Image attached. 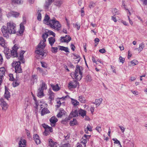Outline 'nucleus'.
<instances>
[{"label":"nucleus","mask_w":147,"mask_h":147,"mask_svg":"<svg viewBox=\"0 0 147 147\" xmlns=\"http://www.w3.org/2000/svg\"><path fill=\"white\" fill-rule=\"evenodd\" d=\"M119 127L120 128L122 132L123 133L125 131V128L124 127L122 126H119Z\"/></svg>","instance_id":"6e6d98bb"},{"label":"nucleus","mask_w":147,"mask_h":147,"mask_svg":"<svg viewBox=\"0 0 147 147\" xmlns=\"http://www.w3.org/2000/svg\"><path fill=\"white\" fill-rule=\"evenodd\" d=\"M41 64L42 66L44 68H46V65L45 63L42 62H41Z\"/></svg>","instance_id":"774afa93"},{"label":"nucleus","mask_w":147,"mask_h":147,"mask_svg":"<svg viewBox=\"0 0 147 147\" xmlns=\"http://www.w3.org/2000/svg\"><path fill=\"white\" fill-rule=\"evenodd\" d=\"M48 32L49 33V34L51 35H52L54 37H55V33L53 32L51 30H48Z\"/></svg>","instance_id":"3c124183"},{"label":"nucleus","mask_w":147,"mask_h":147,"mask_svg":"<svg viewBox=\"0 0 147 147\" xmlns=\"http://www.w3.org/2000/svg\"><path fill=\"white\" fill-rule=\"evenodd\" d=\"M121 22L124 25L129 26V24L125 21L121 20Z\"/></svg>","instance_id":"bf43d9fd"},{"label":"nucleus","mask_w":147,"mask_h":147,"mask_svg":"<svg viewBox=\"0 0 147 147\" xmlns=\"http://www.w3.org/2000/svg\"><path fill=\"white\" fill-rule=\"evenodd\" d=\"M144 44L143 43V42H142L140 44L139 48L138 49H139V50H140V52L142 50V49L144 48Z\"/></svg>","instance_id":"a18cd8bd"},{"label":"nucleus","mask_w":147,"mask_h":147,"mask_svg":"<svg viewBox=\"0 0 147 147\" xmlns=\"http://www.w3.org/2000/svg\"><path fill=\"white\" fill-rule=\"evenodd\" d=\"M49 42V44L52 47L55 41V38L54 37H51L48 38Z\"/></svg>","instance_id":"6ab92c4d"},{"label":"nucleus","mask_w":147,"mask_h":147,"mask_svg":"<svg viewBox=\"0 0 147 147\" xmlns=\"http://www.w3.org/2000/svg\"><path fill=\"white\" fill-rule=\"evenodd\" d=\"M50 131H49L46 130L45 129V131L43 133L46 136H47L50 133Z\"/></svg>","instance_id":"680f3d73"},{"label":"nucleus","mask_w":147,"mask_h":147,"mask_svg":"<svg viewBox=\"0 0 147 147\" xmlns=\"http://www.w3.org/2000/svg\"><path fill=\"white\" fill-rule=\"evenodd\" d=\"M5 57L7 59H9L11 57V53L8 52L6 54H5Z\"/></svg>","instance_id":"49530a36"},{"label":"nucleus","mask_w":147,"mask_h":147,"mask_svg":"<svg viewBox=\"0 0 147 147\" xmlns=\"http://www.w3.org/2000/svg\"><path fill=\"white\" fill-rule=\"evenodd\" d=\"M31 81L33 83H36L37 81V76L34 75L32 76L31 78Z\"/></svg>","instance_id":"f704fd0d"},{"label":"nucleus","mask_w":147,"mask_h":147,"mask_svg":"<svg viewBox=\"0 0 147 147\" xmlns=\"http://www.w3.org/2000/svg\"><path fill=\"white\" fill-rule=\"evenodd\" d=\"M72 104L74 106H76L79 104V102L77 100L71 98Z\"/></svg>","instance_id":"ea45409f"},{"label":"nucleus","mask_w":147,"mask_h":147,"mask_svg":"<svg viewBox=\"0 0 147 147\" xmlns=\"http://www.w3.org/2000/svg\"><path fill=\"white\" fill-rule=\"evenodd\" d=\"M42 126L45 129V130L49 131L50 132H51L53 131L52 128L49 126L47 125L44 124L42 125Z\"/></svg>","instance_id":"5701e85b"},{"label":"nucleus","mask_w":147,"mask_h":147,"mask_svg":"<svg viewBox=\"0 0 147 147\" xmlns=\"http://www.w3.org/2000/svg\"><path fill=\"white\" fill-rule=\"evenodd\" d=\"M91 136L88 135L84 134L83 136L84 138H83V144H85L88 141L89 139L90 138Z\"/></svg>","instance_id":"412c9836"},{"label":"nucleus","mask_w":147,"mask_h":147,"mask_svg":"<svg viewBox=\"0 0 147 147\" xmlns=\"http://www.w3.org/2000/svg\"><path fill=\"white\" fill-rule=\"evenodd\" d=\"M40 82L42 83V84L40 85L41 87L39 88L41 90H44L46 89L47 88L45 83L44 82L43 80H41Z\"/></svg>","instance_id":"cd10ccee"},{"label":"nucleus","mask_w":147,"mask_h":147,"mask_svg":"<svg viewBox=\"0 0 147 147\" xmlns=\"http://www.w3.org/2000/svg\"><path fill=\"white\" fill-rule=\"evenodd\" d=\"M113 13H115V15L118 14L119 13V12L118 11V10L116 8H114L113 10Z\"/></svg>","instance_id":"0e129e2a"},{"label":"nucleus","mask_w":147,"mask_h":147,"mask_svg":"<svg viewBox=\"0 0 147 147\" xmlns=\"http://www.w3.org/2000/svg\"><path fill=\"white\" fill-rule=\"evenodd\" d=\"M0 104L2 107V109L6 110L7 109V104L3 99H0Z\"/></svg>","instance_id":"9b49d317"},{"label":"nucleus","mask_w":147,"mask_h":147,"mask_svg":"<svg viewBox=\"0 0 147 147\" xmlns=\"http://www.w3.org/2000/svg\"><path fill=\"white\" fill-rule=\"evenodd\" d=\"M9 80L13 81V80L14 78L13 76V74H9Z\"/></svg>","instance_id":"5fc2aeb1"},{"label":"nucleus","mask_w":147,"mask_h":147,"mask_svg":"<svg viewBox=\"0 0 147 147\" xmlns=\"http://www.w3.org/2000/svg\"><path fill=\"white\" fill-rule=\"evenodd\" d=\"M12 3L14 4H20L23 3V0H11Z\"/></svg>","instance_id":"7c9ffc66"},{"label":"nucleus","mask_w":147,"mask_h":147,"mask_svg":"<svg viewBox=\"0 0 147 147\" xmlns=\"http://www.w3.org/2000/svg\"><path fill=\"white\" fill-rule=\"evenodd\" d=\"M0 45L4 48L6 47L5 40L2 37H0Z\"/></svg>","instance_id":"c85d7f7f"},{"label":"nucleus","mask_w":147,"mask_h":147,"mask_svg":"<svg viewBox=\"0 0 147 147\" xmlns=\"http://www.w3.org/2000/svg\"><path fill=\"white\" fill-rule=\"evenodd\" d=\"M95 6V4L94 2H92L90 3L89 6L90 8L94 7Z\"/></svg>","instance_id":"8fccbe9b"},{"label":"nucleus","mask_w":147,"mask_h":147,"mask_svg":"<svg viewBox=\"0 0 147 147\" xmlns=\"http://www.w3.org/2000/svg\"><path fill=\"white\" fill-rule=\"evenodd\" d=\"M76 69L74 72H72L71 74L72 76L74 77L76 80H80L82 78V72L81 71L80 67L78 65L76 66Z\"/></svg>","instance_id":"39448f33"},{"label":"nucleus","mask_w":147,"mask_h":147,"mask_svg":"<svg viewBox=\"0 0 147 147\" xmlns=\"http://www.w3.org/2000/svg\"><path fill=\"white\" fill-rule=\"evenodd\" d=\"M49 25L51 28L54 29L57 31H59L60 29L61 26L59 22L56 20L55 18L50 20V23Z\"/></svg>","instance_id":"20e7f679"},{"label":"nucleus","mask_w":147,"mask_h":147,"mask_svg":"<svg viewBox=\"0 0 147 147\" xmlns=\"http://www.w3.org/2000/svg\"><path fill=\"white\" fill-rule=\"evenodd\" d=\"M85 81L88 82H90L92 80V78L91 76L90 75H87L85 78Z\"/></svg>","instance_id":"4c0bfd02"},{"label":"nucleus","mask_w":147,"mask_h":147,"mask_svg":"<svg viewBox=\"0 0 147 147\" xmlns=\"http://www.w3.org/2000/svg\"><path fill=\"white\" fill-rule=\"evenodd\" d=\"M70 145L68 143H67L62 145L60 147H70Z\"/></svg>","instance_id":"864d4df0"},{"label":"nucleus","mask_w":147,"mask_h":147,"mask_svg":"<svg viewBox=\"0 0 147 147\" xmlns=\"http://www.w3.org/2000/svg\"><path fill=\"white\" fill-rule=\"evenodd\" d=\"M18 49V45L17 44H15L12 47V49L10 51L11 55V57L12 58L18 57L19 60L21 62L24 63L25 61L24 59L23 55L25 52L24 51H21L19 55H18L17 53V51Z\"/></svg>","instance_id":"7ed1b4c3"},{"label":"nucleus","mask_w":147,"mask_h":147,"mask_svg":"<svg viewBox=\"0 0 147 147\" xmlns=\"http://www.w3.org/2000/svg\"><path fill=\"white\" fill-rule=\"evenodd\" d=\"M86 111L83 110V118H84V120L86 121H90V118L89 117L86 115Z\"/></svg>","instance_id":"c756f323"},{"label":"nucleus","mask_w":147,"mask_h":147,"mask_svg":"<svg viewBox=\"0 0 147 147\" xmlns=\"http://www.w3.org/2000/svg\"><path fill=\"white\" fill-rule=\"evenodd\" d=\"M42 38L43 40L40 41L35 51L39 57L42 58L45 57L47 55V53L44 52L43 50L46 46L45 42L46 41V39L44 38Z\"/></svg>","instance_id":"f03ea898"},{"label":"nucleus","mask_w":147,"mask_h":147,"mask_svg":"<svg viewBox=\"0 0 147 147\" xmlns=\"http://www.w3.org/2000/svg\"><path fill=\"white\" fill-rule=\"evenodd\" d=\"M78 113L76 110L72 111L71 113L69 116L70 117H74L78 116Z\"/></svg>","instance_id":"4be33fe9"},{"label":"nucleus","mask_w":147,"mask_h":147,"mask_svg":"<svg viewBox=\"0 0 147 147\" xmlns=\"http://www.w3.org/2000/svg\"><path fill=\"white\" fill-rule=\"evenodd\" d=\"M138 62L137 60L134 59L131 61L129 63L130 64V65L131 66H134L138 64Z\"/></svg>","instance_id":"e433bc0d"},{"label":"nucleus","mask_w":147,"mask_h":147,"mask_svg":"<svg viewBox=\"0 0 147 147\" xmlns=\"http://www.w3.org/2000/svg\"><path fill=\"white\" fill-rule=\"evenodd\" d=\"M41 11H40L39 10H38L37 11L38 16L37 19L39 21H40L41 20V14L40 12Z\"/></svg>","instance_id":"a19ab883"},{"label":"nucleus","mask_w":147,"mask_h":147,"mask_svg":"<svg viewBox=\"0 0 147 147\" xmlns=\"http://www.w3.org/2000/svg\"><path fill=\"white\" fill-rule=\"evenodd\" d=\"M50 113L49 111L47 108H44L42 109L41 112V114L42 116H43L45 115Z\"/></svg>","instance_id":"a878e982"},{"label":"nucleus","mask_w":147,"mask_h":147,"mask_svg":"<svg viewBox=\"0 0 147 147\" xmlns=\"http://www.w3.org/2000/svg\"><path fill=\"white\" fill-rule=\"evenodd\" d=\"M59 49L61 51H63L66 52H69L68 49L67 47L59 46Z\"/></svg>","instance_id":"c9c22d12"},{"label":"nucleus","mask_w":147,"mask_h":147,"mask_svg":"<svg viewBox=\"0 0 147 147\" xmlns=\"http://www.w3.org/2000/svg\"><path fill=\"white\" fill-rule=\"evenodd\" d=\"M22 19L23 21L20 24V30H19V33L20 34H22L24 32L25 29L24 25L26 23V17L24 16H23Z\"/></svg>","instance_id":"423d86ee"},{"label":"nucleus","mask_w":147,"mask_h":147,"mask_svg":"<svg viewBox=\"0 0 147 147\" xmlns=\"http://www.w3.org/2000/svg\"><path fill=\"white\" fill-rule=\"evenodd\" d=\"M49 146L51 147H56L55 143L52 139H49Z\"/></svg>","instance_id":"473e14b6"},{"label":"nucleus","mask_w":147,"mask_h":147,"mask_svg":"<svg viewBox=\"0 0 147 147\" xmlns=\"http://www.w3.org/2000/svg\"><path fill=\"white\" fill-rule=\"evenodd\" d=\"M48 35L47 33H43L42 35V38H47V37L48 36Z\"/></svg>","instance_id":"052dcab7"},{"label":"nucleus","mask_w":147,"mask_h":147,"mask_svg":"<svg viewBox=\"0 0 147 147\" xmlns=\"http://www.w3.org/2000/svg\"><path fill=\"white\" fill-rule=\"evenodd\" d=\"M74 27L76 28L78 30H79L80 28V25L79 24H78V23H76V24H74Z\"/></svg>","instance_id":"09e8293b"},{"label":"nucleus","mask_w":147,"mask_h":147,"mask_svg":"<svg viewBox=\"0 0 147 147\" xmlns=\"http://www.w3.org/2000/svg\"><path fill=\"white\" fill-rule=\"evenodd\" d=\"M70 118L69 116L68 117L66 118L65 119L61 121V123L63 124H66L70 120Z\"/></svg>","instance_id":"58836bf2"},{"label":"nucleus","mask_w":147,"mask_h":147,"mask_svg":"<svg viewBox=\"0 0 147 147\" xmlns=\"http://www.w3.org/2000/svg\"><path fill=\"white\" fill-rule=\"evenodd\" d=\"M19 147H25L26 146V140L23 139H21L19 142Z\"/></svg>","instance_id":"4468645a"},{"label":"nucleus","mask_w":147,"mask_h":147,"mask_svg":"<svg viewBox=\"0 0 147 147\" xmlns=\"http://www.w3.org/2000/svg\"><path fill=\"white\" fill-rule=\"evenodd\" d=\"M54 1V0H47L46 1L45 4V9H48L49 8V6Z\"/></svg>","instance_id":"ddd939ff"},{"label":"nucleus","mask_w":147,"mask_h":147,"mask_svg":"<svg viewBox=\"0 0 147 147\" xmlns=\"http://www.w3.org/2000/svg\"><path fill=\"white\" fill-rule=\"evenodd\" d=\"M51 86L53 90L55 91H57L59 90L60 89L58 84L55 85L53 84H51Z\"/></svg>","instance_id":"b1692460"},{"label":"nucleus","mask_w":147,"mask_h":147,"mask_svg":"<svg viewBox=\"0 0 147 147\" xmlns=\"http://www.w3.org/2000/svg\"><path fill=\"white\" fill-rule=\"evenodd\" d=\"M21 62L20 61H17L15 63V71L16 72L22 73V70L20 66Z\"/></svg>","instance_id":"0eeeda50"},{"label":"nucleus","mask_w":147,"mask_h":147,"mask_svg":"<svg viewBox=\"0 0 147 147\" xmlns=\"http://www.w3.org/2000/svg\"><path fill=\"white\" fill-rule=\"evenodd\" d=\"M78 114L81 116L83 117V110L80 109L78 111Z\"/></svg>","instance_id":"69168bd1"},{"label":"nucleus","mask_w":147,"mask_h":147,"mask_svg":"<svg viewBox=\"0 0 147 147\" xmlns=\"http://www.w3.org/2000/svg\"><path fill=\"white\" fill-rule=\"evenodd\" d=\"M63 3V0H58V1H55V5L56 6L59 7Z\"/></svg>","instance_id":"72a5a7b5"},{"label":"nucleus","mask_w":147,"mask_h":147,"mask_svg":"<svg viewBox=\"0 0 147 147\" xmlns=\"http://www.w3.org/2000/svg\"><path fill=\"white\" fill-rule=\"evenodd\" d=\"M3 36L7 38L9 37V34H15L16 32V25L12 21L7 23V26H3L1 29Z\"/></svg>","instance_id":"f257e3e1"},{"label":"nucleus","mask_w":147,"mask_h":147,"mask_svg":"<svg viewBox=\"0 0 147 147\" xmlns=\"http://www.w3.org/2000/svg\"><path fill=\"white\" fill-rule=\"evenodd\" d=\"M78 83V81L75 80L70 81L68 84V87L71 88H76L77 86Z\"/></svg>","instance_id":"6e6552de"},{"label":"nucleus","mask_w":147,"mask_h":147,"mask_svg":"<svg viewBox=\"0 0 147 147\" xmlns=\"http://www.w3.org/2000/svg\"><path fill=\"white\" fill-rule=\"evenodd\" d=\"M4 96L5 98L7 99H8V98L10 97V95L9 94V92L7 90V88L5 87V93L4 94Z\"/></svg>","instance_id":"393cba45"},{"label":"nucleus","mask_w":147,"mask_h":147,"mask_svg":"<svg viewBox=\"0 0 147 147\" xmlns=\"http://www.w3.org/2000/svg\"><path fill=\"white\" fill-rule=\"evenodd\" d=\"M33 138L36 143L37 144L40 143V141L39 138V137L38 135L37 134L34 135L33 136Z\"/></svg>","instance_id":"f3484780"},{"label":"nucleus","mask_w":147,"mask_h":147,"mask_svg":"<svg viewBox=\"0 0 147 147\" xmlns=\"http://www.w3.org/2000/svg\"><path fill=\"white\" fill-rule=\"evenodd\" d=\"M73 59H78V60H77V61L78 62H79L80 59V58L79 56L78 55H76L74 54H73Z\"/></svg>","instance_id":"37998d69"},{"label":"nucleus","mask_w":147,"mask_h":147,"mask_svg":"<svg viewBox=\"0 0 147 147\" xmlns=\"http://www.w3.org/2000/svg\"><path fill=\"white\" fill-rule=\"evenodd\" d=\"M49 98L50 99V100L51 101L54 99V93L51 91V90L50 89L49 90Z\"/></svg>","instance_id":"aec40b11"},{"label":"nucleus","mask_w":147,"mask_h":147,"mask_svg":"<svg viewBox=\"0 0 147 147\" xmlns=\"http://www.w3.org/2000/svg\"><path fill=\"white\" fill-rule=\"evenodd\" d=\"M102 100V98H100L98 99H96L95 101L92 103L95 104L97 107L98 106L101 104Z\"/></svg>","instance_id":"a211bd4d"},{"label":"nucleus","mask_w":147,"mask_h":147,"mask_svg":"<svg viewBox=\"0 0 147 147\" xmlns=\"http://www.w3.org/2000/svg\"><path fill=\"white\" fill-rule=\"evenodd\" d=\"M65 111L63 109H59V111L57 115L58 117H61V116L64 114Z\"/></svg>","instance_id":"bb28decb"},{"label":"nucleus","mask_w":147,"mask_h":147,"mask_svg":"<svg viewBox=\"0 0 147 147\" xmlns=\"http://www.w3.org/2000/svg\"><path fill=\"white\" fill-rule=\"evenodd\" d=\"M100 40L99 38H96L94 40V41L95 43H96V45L98 44V42H99Z\"/></svg>","instance_id":"338daca9"},{"label":"nucleus","mask_w":147,"mask_h":147,"mask_svg":"<svg viewBox=\"0 0 147 147\" xmlns=\"http://www.w3.org/2000/svg\"><path fill=\"white\" fill-rule=\"evenodd\" d=\"M10 52V51H9V50L8 48L5 47V48L4 50V53L5 54L7 53L8 52Z\"/></svg>","instance_id":"e2e57ef3"},{"label":"nucleus","mask_w":147,"mask_h":147,"mask_svg":"<svg viewBox=\"0 0 147 147\" xmlns=\"http://www.w3.org/2000/svg\"><path fill=\"white\" fill-rule=\"evenodd\" d=\"M86 129L90 131H92V127L89 124L88 125Z\"/></svg>","instance_id":"de8ad7c7"},{"label":"nucleus","mask_w":147,"mask_h":147,"mask_svg":"<svg viewBox=\"0 0 147 147\" xmlns=\"http://www.w3.org/2000/svg\"><path fill=\"white\" fill-rule=\"evenodd\" d=\"M13 85L14 87H15L18 86L19 83L16 81H14L13 83Z\"/></svg>","instance_id":"603ef678"},{"label":"nucleus","mask_w":147,"mask_h":147,"mask_svg":"<svg viewBox=\"0 0 147 147\" xmlns=\"http://www.w3.org/2000/svg\"><path fill=\"white\" fill-rule=\"evenodd\" d=\"M95 129L99 133H100L101 131V127H100L97 126Z\"/></svg>","instance_id":"4d7b16f0"},{"label":"nucleus","mask_w":147,"mask_h":147,"mask_svg":"<svg viewBox=\"0 0 147 147\" xmlns=\"http://www.w3.org/2000/svg\"><path fill=\"white\" fill-rule=\"evenodd\" d=\"M9 14L10 16L17 18L18 17L20 13L18 12L12 11L10 12Z\"/></svg>","instance_id":"dca6fc26"},{"label":"nucleus","mask_w":147,"mask_h":147,"mask_svg":"<svg viewBox=\"0 0 147 147\" xmlns=\"http://www.w3.org/2000/svg\"><path fill=\"white\" fill-rule=\"evenodd\" d=\"M119 59L120 60V62L122 63H124L125 61V58L120 56L119 57Z\"/></svg>","instance_id":"13d9d810"},{"label":"nucleus","mask_w":147,"mask_h":147,"mask_svg":"<svg viewBox=\"0 0 147 147\" xmlns=\"http://www.w3.org/2000/svg\"><path fill=\"white\" fill-rule=\"evenodd\" d=\"M51 51L53 53H56L57 52L58 48L57 47H51Z\"/></svg>","instance_id":"c03bdc74"},{"label":"nucleus","mask_w":147,"mask_h":147,"mask_svg":"<svg viewBox=\"0 0 147 147\" xmlns=\"http://www.w3.org/2000/svg\"><path fill=\"white\" fill-rule=\"evenodd\" d=\"M44 96L43 90L39 88L38 89V92L37 96L40 98Z\"/></svg>","instance_id":"2f4dec72"},{"label":"nucleus","mask_w":147,"mask_h":147,"mask_svg":"<svg viewBox=\"0 0 147 147\" xmlns=\"http://www.w3.org/2000/svg\"><path fill=\"white\" fill-rule=\"evenodd\" d=\"M71 38L69 35H66L65 37H61L60 40L61 42L68 43L71 40Z\"/></svg>","instance_id":"1a4fd4ad"},{"label":"nucleus","mask_w":147,"mask_h":147,"mask_svg":"<svg viewBox=\"0 0 147 147\" xmlns=\"http://www.w3.org/2000/svg\"><path fill=\"white\" fill-rule=\"evenodd\" d=\"M50 20L49 16L46 14L43 20V22L45 24L49 25L50 23Z\"/></svg>","instance_id":"2eb2a0df"},{"label":"nucleus","mask_w":147,"mask_h":147,"mask_svg":"<svg viewBox=\"0 0 147 147\" xmlns=\"http://www.w3.org/2000/svg\"><path fill=\"white\" fill-rule=\"evenodd\" d=\"M77 123V121L76 119L73 118V121H71L70 122V124L71 126H73L76 125Z\"/></svg>","instance_id":"79ce46f5"},{"label":"nucleus","mask_w":147,"mask_h":147,"mask_svg":"<svg viewBox=\"0 0 147 147\" xmlns=\"http://www.w3.org/2000/svg\"><path fill=\"white\" fill-rule=\"evenodd\" d=\"M5 69L3 67L0 68V85L1 84L2 79L4 75H5Z\"/></svg>","instance_id":"9d476101"},{"label":"nucleus","mask_w":147,"mask_h":147,"mask_svg":"<svg viewBox=\"0 0 147 147\" xmlns=\"http://www.w3.org/2000/svg\"><path fill=\"white\" fill-rule=\"evenodd\" d=\"M58 121L57 119L55 117H52L50 119V121L51 123V125L52 127H54L55 124Z\"/></svg>","instance_id":"f8f14e48"}]
</instances>
